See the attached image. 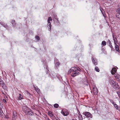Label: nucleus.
I'll use <instances>...</instances> for the list:
<instances>
[{
    "mask_svg": "<svg viewBox=\"0 0 120 120\" xmlns=\"http://www.w3.org/2000/svg\"><path fill=\"white\" fill-rule=\"evenodd\" d=\"M80 68H78L76 67H72L68 71V74L71 73V76L73 77H75L79 75V71H80Z\"/></svg>",
    "mask_w": 120,
    "mask_h": 120,
    "instance_id": "obj_1",
    "label": "nucleus"
},
{
    "mask_svg": "<svg viewBox=\"0 0 120 120\" xmlns=\"http://www.w3.org/2000/svg\"><path fill=\"white\" fill-rule=\"evenodd\" d=\"M109 81L113 87L115 89H118L119 86L117 82H115L111 77L109 78Z\"/></svg>",
    "mask_w": 120,
    "mask_h": 120,
    "instance_id": "obj_2",
    "label": "nucleus"
},
{
    "mask_svg": "<svg viewBox=\"0 0 120 120\" xmlns=\"http://www.w3.org/2000/svg\"><path fill=\"white\" fill-rule=\"evenodd\" d=\"M61 113L63 115L65 116L68 115L69 114V112L68 110L65 109L62 111Z\"/></svg>",
    "mask_w": 120,
    "mask_h": 120,
    "instance_id": "obj_3",
    "label": "nucleus"
},
{
    "mask_svg": "<svg viewBox=\"0 0 120 120\" xmlns=\"http://www.w3.org/2000/svg\"><path fill=\"white\" fill-rule=\"evenodd\" d=\"M22 109L23 111L26 114L27 112L29 111V110H30V109L29 108L26 106H23L22 107Z\"/></svg>",
    "mask_w": 120,
    "mask_h": 120,
    "instance_id": "obj_4",
    "label": "nucleus"
},
{
    "mask_svg": "<svg viewBox=\"0 0 120 120\" xmlns=\"http://www.w3.org/2000/svg\"><path fill=\"white\" fill-rule=\"evenodd\" d=\"M0 85L2 86L4 90H7V87L3 81L0 82Z\"/></svg>",
    "mask_w": 120,
    "mask_h": 120,
    "instance_id": "obj_5",
    "label": "nucleus"
},
{
    "mask_svg": "<svg viewBox=\"0 0 120 120\" xmlns=\"http://www.w3.org/2000/svg\"><path fill=\"white\" fill-rule=\"evenodd\" d=\"M83 114L86 117H90L91 118H92V115L89 112H86L84 113H83Z\"/></svg>",
    "mask_w": 120,
    "mask_h": 120,
    "instance_id": "obj_6",
    "label": "nucleus"
},
{
    "mask_svg": "<svg viewBox=\"0 0 120 120\" xmlns=\"http://www.w3.org/2000/svg\"><path fill=\"white\" fill-rule=\"evenodd\" d=\"M94 93V95H96L98 93V90L96 87L94 86L93 88Z\"/></svg>",
    "mask_w": 120,
    "mask_h": 120,
    "instance_id": "obj_7",
    "label": "nucleus"
},
{
    "mask_svg": "<svg viewBox=\"0 0 120 120\" xmlns=\"http://www.w3.org/2000/svg\"><path fill=\"white\" fill-rule=\"evenodd\" d=\"M17 114L16 111H14L13 112V116L12 117V120H15L16 118H17Z\"/></svg>",
    "mask_w": 120,
    "mask_h": 120,
    "instance_id": "obj_8",
    "label": "nucleus"
},
{
    "mask_svg": "<svg viewBox=\"0 0 120 120\" xmlns=\"http://www.w3.org/2000/svg\"><path fill=\"white\" fill-rule=\"evenodd\" d=\"M116 71V70L115 68H112L111 71V73L112 75H114Z\"/></svg>",
    "mask_w": 120,
    "mask_h": 120,
    "instance_id": "obj_9",
    "label": "nucleus"
},
{
    "mask_svg": "<svg viewBox=\"0 0 120 120\" xmlns=\"http://www.w3.org/2000/svg\"><path fill=\"white\" fill-rule=\"evenodd\" d=\"M34 87L35 89V90L38 94H40L41 92L40 89L38 88V87H37V86H36V87L34 86Z\"/></svg>",
    "mask_w": 120,
    "mask_h": 120,
    "instance_id": "obj_10",
    "label": "nucleus"
},
{
    "mask_svg": "<svg viewBox=\"0 0 120 120\" xmlns=\"http://www.w3.org/2000/svg\"><path fill=\"white\" fill-rule=\"evenodd\" d=\"M53 20L55 22L58 21V19L57 18V16L56 15H54L53 18Z\"/></svg>",
    "mask_w": 120,
    "mask_h": 120,
    "instance_id": "obj_11",
    "label": "nucleus"
},
{
    "mask_svg": "<svg viewBox=\"0 0 120 120\" xmlns=\"http://www.w3.org/2000/svg\"><path fill=\"white\" fill-rule=\"evenodd\" d=\"M114 76L115 78L119 79H119L120 78V76L118 74H115L114 75Z\"/></svg>",
    "mask_w": 120,
    "mask_h": 120,
    "instance_id": "obj_12",
    "label": "nucleus"
},
{
    "mask_svg": "<svg viewBox=\"0 0 120 120\" xmlns=\"http://www.w3.org/2000/svg\"><path fill=\"white\" fill-rule=\"evenodd\" d=\"M26 114H27L30 115H32L33 114V113L32 112L31 110L30 109V110H29V111L27 112Z\"/></svg>",
    "mask_w": 120,
    "mask_h": 120,
    "instance_id": "obj_13",
    "label": "nucleus"
},
{
    "mask_svg": "<svg viewBox=\"0 0 120 120\" xmlns=\"http://www.w3.org/2000/svg\"><path fill=\"white\" fill-rule=\"evenodd\" d=\"M115 48L116 50V51L118 52H119V46L118 45H115Z\"/></svg>",
    "mask_w": 120,
    "mask_h": 120,
    "instance_id": "obj_14",
    "label": "nucleus"
},
{
    "mask_svg": "<svg viewBox=\"0 0 120 120\" xmlns=\"http://www.w3.org/2000/svg\"><path fill=\"white\" fill-rule=\"evenodd\" d=\"M51 25L50 22H48L47 26L49 28L48 30H50L51 29Z\"/></svg>",
    "mask_w": 120,
    "mask_h": 120,
    "instance_id": "obj_15",
    "label": "nucleus"
},
{
    "mask_svg": "<svg viewBox=\"0 0 120 120\" xmlns=\"http://www.w3.org/2000/svg\"><path fill=\"white\" fill-rule=\"evenodd\" d=\"M92 61L94 64L95 65H97V60L96 59H94V58H92Z\"/></svg>",
    "mask_w": 120,
    "mask_h": 120,
    "instance_id": "obj_16",
    "label": "nucleus"
},
{
    "mask_svg": "<svg viewBox=\"0 0 120 120\" xmlns=\"http://www.w3.org/2000/svg\"><path fill=\"white\" fill-rule=\"evenodd\" d=\"M113 37L114 41V43L115 45H116L117 43V42L116 38H115L113 35Z\"/></svg>",
    "mask_w": 120,
    "mask_h": 120,
    "instance_id": "obj_17",
    "label": "nucleus"
},
{
    "mask_svg": "<svg viewBox=\"0 0 120 120\" xmlns=\"http://www.w3.org/2000/svg\"><path fill=\"white\" fill-rule=\"evenodd\" d=\"M114 0H107V1L109 3L110 5L112 4V3L113 2Z\"/></svg>",
    "mask_w": 120,
    "mask_h": 120,
    "instance_id": "obj_18",
    "label": "nucleus"
},
{
    "mask_svg": "<svg viewBox=\"0 0 120 120\" xmlns=\"http://www.w3.org/2000/svg\"><path fill=\"white\" fill-rule=\"evenodd\" d=\"M116 16L117 18L120 19V13H118L116 14Z\"/></svg>",
    "mask_w": 120,
    "mask_h": 120,
    "instance_id": "obj_19",
    "label": "nucleus"
},
{
    "mask_svg": "<svg viewBox=\"0 0 120 120\" xmlns=\"http://www.w3.org/2000/svg\"><path fill=\"white\" fill-rule=\"evenodd\" d=\"M3 107V105L1 101L0 102V109H2Z\"/></svg>",
    "mask_w": 120,
    "mask_h": 120,
    "instance_id": "obj_20",
    "label": "nucleus"
},
{
    "mask_svg": "<svg viewBox=\"0 0 120 120\" xmlns=\"http://www.w3.org/2000/svg\"><path fill=\"white\" fill-rule=\"evenodd\" d=\"M4 114L2 109H0V116H2Z\"/></svg>",
    "mask_w": 120,
    "mask_h": 120,
    "instance_id": "obj_21",
    "label": "nucleus"
},
{
    "mask_svg": "<svg viewBox=\"0 0 120 120\" xmlns=\"http://www.w3.org/2000/svg\"><path fill=\"white\" fill-rule=\"evenodd\" d=\"M106 42L105 41H103L102 42V44L103 46H105L106 45Z\"/></svg>",
    "mask_w": 120,
    "mask_h": 120,
    "instance_id": "obj_22",
    "label": "nucleus"
},
{
    "mask_svg": "<svg viewBox=\"0 0 120 120\" xmlns=\"http://www.w3.org/2000/svg\"><path fill=\"white\" fill-rule=\"evenodd\" d=\"M52 18L51 17H49L48 19V22H50L51 21H52Z\"/></svg>",
    "mask_w": 120,
    "mask_h": 120,
    "instance_id": "obj_23",
    "label": "nucleus"
},
{
    "mask_svg": "<svg viewBox=\"0 0 120 120\" xmlns=\"http://www.w3.org/2000/svg\"><path fill=\"white\" fill-rule=\"evenodd\" d=\"M19 96L18 97V99L19 100H21L22 98V96L21 94H19Z\"/></svg>",
    "mask_w": 120,
    "mask_h": 120,
    "instance_id": "obj_24",
    "label": "nucleus"
},
{
    "mask_svg": "<svg viewBox=\"0 0 120 120\" xmlns=\"http://www.w3.org/2000/svg\"><path fill=\"white\" fill-rule=\"evenodd\" d=\"M48 115L50 117H52L53 116V114L51 112H48Z\"/></svg>",
    "mask_w": 120,
    "mask_h": 120,
    "instance_id": "obj_25",
    "label": "nucleus"
},
{
    "mask_svg": "<svg viewBox=\"0 0 120 120\" xmlns=\"http://www.w3.org/2000/svg\"><path fill=\"white\" fill-rule=\"evenodd\" d=\"M95 70L97 71L98 72L99 71V69L97 67H96L95 68Z\"/></svg>",
    "mask_w": 120,
    "mask_h": 120,
    "instance_id": "obj_26",
    "label": "nucleus"
},
{
    "mask_svg": "<svg viewBox=\"0 0 120 120\" xmlns=\"http://www.w3.org/2000/svg\"><path fill=\"white\" fill-rule=\"evenodd\" d=\"M114 107L116 109H118V106L115 103L113 105Z\"/></svg>",
    "mask_w": 120,
    "mask_h": 120,
    "instance_id": "obj_27",
    "label": "nucleus"
},
{
    "mask_svg": "<svg viewBox=\"0 0 120 120\" xmlns=\"http://www.w3.org/2000/svg\"><path fill=\"white\" fill-rule=\"evenodd\" d=\"M59 105L57 104H55L54 105V107L55 108H57L58 107Z\"/></svg>",
    "mask_w": 120,
    "mask_h": 120,
    "instance_id": "obj_28",
    "label": "nucleus"
},
{
    "mask_svg": "<svg viewBox=\"0 0 120 120\" xmlns=\"http://www.w3.org/2000/svg\"><path fill=\"white\" fill-rule=\"evenodd\" d=\"M11 23L13 26H14L15 24V20H12V21Z\"/></svg>",
    "mask_w": 120,
    "mask_h": 120,
    "instance_id": "obj_29",
    "label": "nucleus"
},
{
    "mask_svg": "<svg viewBox=\"0 0 120 120\" xmlns=\"http://www.w3.org/2000/svg\"><path fill=\"white\" fill-rule=\"evenodd\" d=\"M109 45V47L111 48V50H113L114 49L113 48L112 46V44L111 45Z\"/></svg>",
    "mask_w": 120,
    "mask_h": 120,
    "instance_id": "obj_30",
    "label": "nucleus"
},
{
    "mask_svg": "<svg viewBox=\"0 0 120 120\" xmlns=\"http://www.w3.org/2000/svg\"><path fill=\"white\" fill-rule=\"evenodd\" d=\"M35 38L36 39L38 40H39L40 39L39 37L38 36H35Z\"/></svg>",
    "mask_w": 120,
    "mask_h": 120,
    "instance_id": "obj_31",
    "label": "nucleus"
},
{
    "mask_svg": "<svg viewBox=\"0 0 120 120\" xmlns=\"http://www.w3.org/2000/svg\"><path fill=\"white\" fill-rule=\"evenodd\" d=\"M60 64L59 62H56V66L57 67Z\"/></svg>",
    "mask_w": 120,
    "mask_h": 120,
    "instance_id": "obj_32",
    "label": "nucleus"
},
{
    "mask_svg": "<svg viewBox=\"0 0 120 120\" xmlns=\"http://www.w3.org/2000/svg\"><path fill=\"white\" fill-rule=\"evenodd\" d=\"M109 100L112 103L113 105L115 103H114V101H113L111 99H110Z\"/></svg>",
    "mask_w": 120,
    "mask_h": 120,
    "instance_id": "obj_33",
    "label": "nucleus"
},
{
    "mask_svg": "<svg viewBox=\"0 0 120 120\" xmlns=\"http://www.w3.org/2000/svg\"><path fill=\"white\" fill-rule=\"evenodd\" d=\"M117 12L118 13H120V8H119L117 9Z\"/></svg>",
    "mask_w": 120,
    "mask_h": 120,
    "instance_id": "obj_34",
    "label": "nucleus"
},
{
    "mask_svg": "<svg viewBox=\"0 0 120 120\" xmlns=\"http://www.w3.org/2000/svg\"><path fill=\"white\" fill-rule=\"evenodd\" d=\"M25 92L26 93H27L28 95H30V94L29 93L28 91H26Z\"/></svg>",
    "mask_w": 120,
    "mask_h": 120,
    "instance_id": "obj_35",
    "label": "nucleus"
},
{
    "mask_svg": "<svg viewBox=\"0 0 120 120\" xmlns=\"http://www.w3.org/2000/svg\"><path fill=\"white\" fill-rule=\"evenodd\" d=\"M108 43L109 44V45H111L112 44L111 41L109 40L108 41Z\"/></svg>",
    "mask_w": 120,
    "mask_h": 120,
    "instance_id": "obj_36",
    "label": "nucleus"
},
{
    "mask_svg": "<svg viewBox=\"0 0 120 120\" xmlns=\"http://www.w3.org/2000/svg\"><path fill=\"white\" fill-rule=\"evenodd\" d=\"M117 94L119 96V97L120 98V92H117Z\"/></svg>",
    "mask_w": 120,
    "mask_h": 120,
    "instance_id": "obj_37",
    "label": "nucleus"
},
{
    "mask_svg": "<svg viewBox=\"0 0 120 120\" xmlns=\"http://www.w3.org/2000/svg\"><path fill=\"white\" fill-rule=\"evenodd\" d=\"M3 102L6 103V101L5 99H3Z\"/></svg>",
    "mask_w": 120,
    "mask_h": 120,
    "instance_id": "obj_38",
    "label": "nucleus"
},
{
    "mask_svg": "<svg viewBox=\"0 0 120 120\" xmlns=\"http://www.w3.org/2000/svg\"><path fill=\"white\" fill-rule=\"evenodd\" d=\"M100 10L101 11L102 13L104 15L103 12H102V11L101 9H102V8L101 7H100Z\"/></svg>",
    "mask_w": 120,
    "mask_h": 120,
    "instance_id": "obj_39",
    "label": "nucleus"
},
{
    "mask_svg": "<svg viewBox=\"0 0 120 120\" xmlns=\"http://www.w3.org/2000/svg\"><path fill=\"white\" fill-rule=\"evenodd\" d=\"M46 120H50L49 118L48 117H46Z\"/></svg>",
    "mask_w": 120,
    "mask_h": 120,
    "instance_id": "obj_40",
    "label": "nucleus"
},
{
    "mask_svg": "<svg viewBox=\"0 0 120 120\" xmlns=\"http://www.w3.org/2000/svg\"><path fill=\"white\" fill-rule=\"evenodd\" d=\"M2 81H3L0 78V82H1Z\"/></svg>",
    "mask_w": 120,
    "mask_h": 120,
    "instance_id": "obj_41",
    "label": "nucleus"
}]
</instances>
